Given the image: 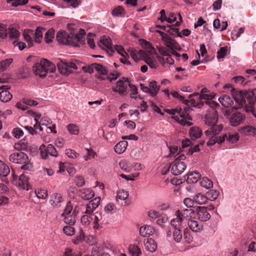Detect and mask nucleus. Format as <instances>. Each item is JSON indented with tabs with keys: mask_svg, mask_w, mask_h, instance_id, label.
<instances>
[{
	"mask_svg": "<svg viewBox=\"0 0 256 256\" xmlns=\"http://www.w3.org/2000/svg\"><path fill=\"white\" fill-rule=\"evenodd\" d=\"M218 120V112L214 109H212L205 116L206 124L212 127L205 131L206 136H209L210 134H218L222 129L221 124L216 125Z\"/></svg>",
	"mask_w": 256,
	"mask_h": 256,
	"instance_id": "nucleus-1",
	"label": "nucleus"
},
{
	"mask_svg": "<svg viewBox=\"0 0 256 256\" xmlns=\"http://www.w3.org/2000/svg\"><path fill=\"white\" fill-rule=\"evenodd\" d=\"M56 70L55 65L46 59H42L40 62L36 63L32 66V71L36 76L45 78L48 72L54 73Z\"/></svg>",
	"mask_w": 256,
	"mask_h": 256,
	"instance_id": "nucleus-2",
	"label": "nucleus"
},
{
	"mask_svg": "<svg viewBox=\"0 0 256 256\" xmlns=\"http://www.w3.org/2000/svg\"><path fill=\"white\" fill-rule=\"evenodd\" d=\"M238 108L234 106L224 112V116L228 118L230 124L232 126H236L242 124L246 119L245 114L238 112Z\"/></svg>",
	"mask_w": 256,
	"mask_h": 256,
	"instance_id": "nucleus-3",
	"label": "nucleus"
},
{
	"mask_svg": "<svg viewBox=\"0 0 256 256\" xmlns=\"http://www.w3.org/2000/svg\"><path fill=\"white\" fill-rule=\"evenodd\" d=\"M10 160L16 164H24L22 169L28 170L32 168V164L29 162L28 157L24 152H19L12 154L9 158Z\"/></svg>",
	"mask_w": 256,
	"mask_h": 256,
	"instance_id": "nucleus-4",
	"label": "nucleus"
},
{
	"mask_svg": "<svg viewBox=\"0 0 256 256\" xmlns=\"http://www.w3.org/2000/svg\"><path fill=\"white\" fill-rule=\"evenodd\" d=\"M186 156L182 154L176 158L170 167L172 166L171 172L174 175L177 176L181 174L186 168V166L184 162L182 161L185 160Z\"/></svg>",
	"mask_w": 256,
	"mask_h": 256,
	"instance_id": "nucleus-5",
	"label": "nucleus"
},
{
	"mask_svg": "<svg viewBox=\"0 0 256 256\" xmlns=\"http://www.w3.org/2000/svg\"><path fill=\"white\" fill-rule=\"evenodd\" d=\"M86 32L84 30L80 29L78 34L70 33L68 34L66 38V42L65 44L76 46L77 42L82 44L84 42L83 39Z\"/></svg>",
	"mask_w": 256,
	"mask_h": 256,
	"instance_id": "nucleus-6",
	"label": "nucleus"
},
{
	"mask_svg": "<svg viewBox=\"0 0 256 256\" xmlns=\"http://www.w3.org/2000/svg\"><path fill=\"white\" fill-rule=\"evenodd\" d=\"M57 66L60 72L67 76L72 72L71 68L78 69L76 64L72 62H64L61 61L58 63Z\"/></svg>",
	"mask_w": 256,
	"mask_h": 256,
	"instance_id": "nucleus-7",
	"label": "nucleus"
},
{
	"mask_svg": "<svg viewBox=\"0 0 256 256\" xmlns=\"http://www.w3.org/2000/svg\"><path fill=\"white\" fill-rule=\"evenodd\" d=\"M40 150L41 156L44 159H46L48 154L56 157L58 156V152L52 144H48L47 146L42 144L40 147Z\"/></svg>",
	"mask_w": 256,
	"mask_h": 256,
	"instance_id": "nucleus-8",
	"label": "nucleus"
},
{
	"mask_svg": "<svg viewBox=\"0 0 256 256\" xmlns=\"http://www.w3.org/2000/svg\"><path fill=\"white\" fill-rule=\"evenodd\" d=\"M195 214L196 215V218L202 222H206L211 217L208 211L207 207L204 206H197L195 210Z\"/></svg>",
	"mask_w": 256,
	"mask_h": 256,
	"instance_id": "nucleus-9",
	"label": "nucleus"
},
{
	"mask_svg": "<svg viewBox=\"0 0 256 256\" xmlns=\"http://www.w3.org/2000/svg\"><path fill=\"white\" fill-rule=\"evenodd\" d=\"M100 48L110 51L112 53L114 52V50L112 46V41L110 37L104 36L100 40L98 43Z\"/></svg>",
	"mask_w": 256,
	"mask_h": 256,
	"instance_id": "nucleus-10",
	"label": "nucleus"
},
{
	"mask_svg": "<svg viewBox=\"0 0 256 256\" xmlns=\"http://www.w3.org/2000/svg\"><path fill=\"white\" fill-rule=\"evenodd\" d=\"M157 32L161 36L162 40L164 42L166 46L168 47L171 50H174L178 42L174 40L168 34L160 30Z\"/></svg>",
	"mask_w": 256,
	"mask_h": 256,
	"instance_id": "nucleus-11",
	"label": "nucleus"
},
{
	"mask_svg": "<svg viewBox=\"0 0 256 256\" xmlns=\"http://www.w3.org/2000/svg\"><path fill=\"white\" fill-rule=\"evenodd\" d=\"M128 80L126 82L122 80H118L116 82V87H112V90L114 92H118L120 95L124 94L128 88Z\"/></svg>",
	"mask_w": 256,
	"mask_h": 256,
	"instance_id": "nucleus-12",
	"label": "nucleus"
},
{
	"mask_svg": "<svg viewBox=\"0 0 256 256\" xmlns=\"http://www.w3.org/2000/svg\"><path fill=\"white\" fill-rule=\"evenodd\" d=\"M176 214L180 215V217L184 220L194 217L195 210L191 208H185L181 210L176 211Z\"/></svg>",
	"mask_w": 256,
	"mask_h": 256,
	"instance_id": "nucleus-13",
	"label": "nucleus"
},
{
	"mask_svg": "<svg viewBox=\"0 0 256 256\" xmlns=\"http://www.w3.org/2000/svg\"><path fill=\"white\" fill-rule=\"evenodd\" d=\"M208 92V89L206 88H202L200 94L196 92L192 94H190L188 96V98H190L193 96H198V99L200 100L203 99L206 100H211L214 98V96L212 94H206Z\"/></svg>",
	"mask_w": 256,
	"mask_h": 256,
	"instance_id": "nucleus-14",
	"label": "nucleus"
},
{
	"mask_svg": "<svg viewBox=\"0 0 256 256\" xmlns=\"http://www.w3.org/2000/svg\"><path fill=\"white\" fill-rule=\"evenodd\" d=\"M100 200V197H96L91 200L86 204V213L90 214L93 211L98 207Z\"/></svg>",
	"mask_w": 256,
	"mask_h": 256,
	"instance_id": "nucleus-15",
	"label": "nucleus"
},
{
	"mask_svg": "<svg viewBox=\"0 0 256 256\" xmlns=\"http://www.w3.org/2000/svg\"><path fill=\"white\" fill-rule=\"evenodd\" d=\"M216 134H212L211 133L209 136H208L210 137L209 140L207 142L206 144L208 146H213L216 142L220 144L224 141L225 137H226V134L223 135L222 136H216Z\"/></svg>",
	"mask_w": 256,
	"mask_h": 256,
	"instance_id": "nucleus-16",
	"label": "nucleus"
},
{
	"mask_svg": "<svg viewBox=\"0 0 256 256\" xmlns=\"http://www.w3.org/2000/svg\"><path fill=\"white\" fill-rule=\"evenodd\" d=\"M29 178L25 174H22L20 176L18 185L23 189L28 190L31 186L29 184Z\"/></svg>",
	"mask_w": 256,
	"mask_h": 256,
	"instance_id": "nucleus-17",
	"label": "nucleus"
},
{
	"mask_svg": "<svg viewBox=\"0 0 256 256\" xmlns=\"http://www.w3.org/2000/svg\"><path fill=\"white\" fill-rule=\"evenodd\" d=\"M62 202V196L60 194L54 193L51 195L50 202L52 206L60 207Z\"/></svg>",
	"mask_w": 256,
	"mask_h": 256,
	"instance_id": "nucleus-18",
	"label": "nucleus"
},
{
	"mask_svg": "<svg viewBox=\"0 0 256 256\" xmlns=\"http://www.w3.org/2000/svg\"><path fill=\"white\" fill-rule=\"evenodd\" d=\"M239 132L245 136H256V128L250 126L242 127L239 130Z\"/></svg>",
	"mask_w": 256,
	"mask_h": 256,
	"instance_id": "nucleus-19",
	"label": "nucleus"
},
{
	"mask_svg": "<svg viewBox=\"0 0 256 256\" xmlns=\"http://www.w3.org/2000/svg\"><path fill=\"white\" fill-rule=\"evenodd\" d=\"M154 231V228L150 226H142L140 228V234L144 237H149Z\"/></svg>",
	"mask_w": 256,
	"mask_h": 256,
	"instance_id": "nucleus-20",
	"label": "nucleus"
},
{
	"mask_svg": "<svg viewBox=\"0 0 256 256\" xmlns=\"http://www.w3.org/2000/svg\"><path fill=\"white\" fill-rule=\"evenodd\" d=\"M188 224L190 228L194 232H198L203 229V225L200 224L198 221L190 220L188 221Z\"/></svg>",
	"mask_w": 256,
	"mask_h": 256,
	"instance_id": "nucleus-21",
	"label": "nucleus"
},
{
	"mask_svg": "<svg viewBox=\"0 0 256 256\" xmlns=\"http://www.w3.org/2000/svg\"><path fill=\"white\" fill-rule=\"evenodd\" d=\"M176 218H174L170 220V224L174 229L182 228L184 224V220L180 217V215L175 214Z\"/></svg>",
	"mask_w": 256,
	"mask_h": 256,
	"instance_id": "nucleus-22",
	"label": "nucleus"
},
{
	"mask_svg": "<svg viewBox=\"0 0 256 256\" xmlns=\"http://www.w3.org/2000/svg\"><path fill=\"white\" fill-rule=\"evenodd\" d=\"M94 196V191L90 188H84L80 190V196L84 200H90Z\"/></svg>",
	"mask_w": 256,
	"mask_h": 256,
	"instance_id": "nucleus-23",
	"label": "nucleus"
},
{
	"mask_svg": "<svg viewBox=\"0 0 256 256\" xmlns=\"http://www.w3.org/2000/svg\"><path fill=\"white\" fill-rule=\"evenodd\" d=\"M144 246L146 250L152 252H154L157 248V244L152 238H148L144 242Z\"/></svg>",
	"mask_w": 256,
	"mask_h": 256,
	"instance_id": "nucleus-24",
	"label": "nucleus"
},
{
	"mask_svg": "<svg viewBox=\"0 0 256 256\" xmlns=\"http://www.w3.org/2000/svg\"><path fill=\"white\" fill-rule=\"evenodd\" d=\"M218 100L222 105L226 108L230 106L234 103L232 100L227 95L220 96Z\"/></svg>",
	"mask_w": 256,
	"mask_h": 256,
	"instance_id": "nucleus-25",
	"label": "nucleus"
},
{
	"mask_svg": "<svg viewBox=\"0 0 256 256\" xmlns=\"http://www.w3.org/2000/svg\"><path fill=\"white\" fill-rule=\"evenodd\" d=\"M6 86H2V89H4ZM12 94L7 90H3L0 92V100L3 102H7L12 98Z\"/></svg>",
	"mask_w": 256,
	"mask_h": 256,
	"instance_id": "nucleus-26",
	"label": "nucleus"
},
{
	"mask_svg": "<svg viewBox=\"0 0 256 256\" xmlns=\"http://www.w3.org/2000/svg\"><path fill=\"white\" fill-rule=\"evenodd\" d=\"M194 199L195 202L198 204H203L207 202L208 198L206 195L198 192L194 196Z\"/></svg>",
	"mask_w": 256,
	"mask_h": 256,
	"instance_id": "nucleus-27",
	"label": "nucleus"
},
{
	"mask_svg": "<svg viewBox=\"0 0 256 256\" xmlns=\"http://www.w3.org/2000/svg\"><path fill=\"white\" fill-rule=\"evenodd\" d=\"M128 142L124 140L120 141L114 146L115 152L118 154L123 153L126 148Z\"/></svg>",
	"mask_w": 256,
	"mask_h": 256,
	"instance_id": "nucleus-28",
	"label": "nucleus"
},
{
	"mask_svg": "<svg viewBox=\"0 0 256 256\" xmlns=\"http://www.w3.org/2000/svg\"><path fill=\"white\" fill-rule=\"evenodd\" d=\"M202 134V130L198 127H192L190 130V135L192 140H196L199 138Z\"/></svg>",
	"mask_w": 256,
	"mask_h": 256,
	"instance_id": "nucleus-29",
	"label": "nucleus"
},
{
	"mask_svg": "<svg viewBox=\"0 0 256 256\" xmlns=\"http://www.w3.org/2000/svg\"><path fill=\"white\" fill-rule=\"evenodd\" d=\"M182 234V228L174 229L172 230L173 239L177 243L181 242L183 236Z\"/></svg>",
	"mask_w": 256,
	"mask_h": 256,
	"instance_id": "nucleus-30",
	"label": "nucleus"
},
{
	"mask_svg": "<svg viewBox=\"0 0 256 256\" xmlns=\"http://www.w3.org/2000/svg\"><path fill=\"white\" fill-rule=\"evenodd\" d=\"M149 88L150 89V94L152 96H156L160 90V86H158L156 81H151L149 84Z\"/></svg>",
	"mask_w": 256,
	"mask_h": 256,
	"instance_id": "nucleus-31",
	"label": "nucleus"
},
{
	"mask_svg": "<svg viewBox=\"0 0 256 256\" xmlns=\"http://www.w3.org/2000/svg\"><path fill=\"white\" fill-rule=\"evenodd\" d=\"M200 174L198 172H194L188 174L187 182L188 183H196L200 178Z\"/></svg>",
	"mask_w": 256,
	"mask_h": 256,
	"instance_id": "nucleus-32",
	"label": "nucleus"
},
{
	"mask_svg": "<svg viewBox=\"0 0 256 256\" xmlns=\"http://www.w3.org/2000/svg\"><path fill=\"white\" fill-rule=\"evenodd\" d=\"M10 172V169L8 166L0 160V176H6Z\"/></svg>",
	"mask_w": 256,
	"mask_h": 256,
	"instance_id": "nucleus-33",
	"label": "nucleus"
},
{
	"mask_svg": "<svg viewBox=\"0 0 256 256\" xmlns=\"http://www.w3.org/2000/svg\"><path fill=\"white\" fill-rule=\"evenodd\" d=\"M62 216L64 217V221L66 224L70 226H74L76 224V216L72 214H66L64 216Z\"/></svg>",
	"mask_w": 256,
	"mask_h": 256,
	"instance_id": "nucleus-34",
	"label": "nucleus"
},
{
	"mask_svg": "<svg viewBox=\"0 0 256 256\" xmlns=\"http://www.w3.org/2000/svg\"><path fill=\"white\" fill-rule=\"evenodd\" d=\"M68 34L65 32H58L56 36V40L60 44H64L66 42V38Z\"/></svg>",
	"mask_w": 256,
	"mask_h": 256,
	"instance_id": "nucleus-35",
	"label": "nucleus"
},
{
	"mask_svg": "<svg viewBox=\"0 0 256 256\" xmlns=\"http://www.w3.org/2000/svg\"><path fill=\"white\" fill-rule=\"evenodd\" d=\"M128 250L132 256H140L141 254L140 248L135 244H130L128 247Z\"/></svg>",
	"mask_w": 256,
	"mask_h": 256,
	"instance_id": "nucleus-36",
	"label": "nucleus"
},
{
	"mask_svg": "<svg viewBox=\"0 0 256 256\" xmlns=\"http://www.w3.org/2000/svg\"><path fill=\"white\" fill-rule=\"evenodd\" d=\"M140 42L142 46L146 49L148 52L152 54L156 51L150 42L143 39H142Z\"/></svg>",
	"mask_w": 256,
	"mask_h": 256,
	"instance_id": "nucleus-37",
	"label": "nucleus"
},
{
	"mask_svg": "<svg viewBox=\"0 0 256 256\" xmlns=\"http://www.w3.org/2000/svg\"><path fill=\"white\" fill-rule=\"evenodd\" d=\"M8 34L10 39L16 40L18 38L20 34L17 30L13 28H10L8 29Z\"/></svg>",
	"mask_w": 256,
	"mask_h": 256,
	"instance_id": "nucleus-38",
	"label": "nucleus"
},
{
	"mask_svg": "<svg viewBox=\"0 0 256 256\" xmlns=\"http://www.w3.org/2000/svg\"><path fill=\"white\" fill-rule=\"evenodd\" d=\"M220 194V192L218 190H212L208 192L206 194L208 200L213 201L216 199Z\"/></svg>",
	"mask_w": 256,
	"mask_h": 256,
	"instance_id": "nucleus-39",
	"label": "nucleus"
},
{
	"mask_svg": "<svg viewBox=\"0 0 256 256\" xmlns=\"http://www.w3.org/2000/svg\"><path fill=\"white\" fill-rule=\"evenodd\" d=\"M184 239L186 244H190L193 240V237L188 228H184L183 232Z\"/></svg>",
	"mask_w": 256,
	"mask_h": 256,
	"instance_id": "nucleus-40",
	"label": "nucleus"
},
{
	"mask_svg": "<svg viewBox=\"0 0 256 256\" xmlns=\"http://www.w3.org/2000/svg\"><path fill=\"white\" fill-rule=\"evenodd\" d=\"M200 186L206 188L208 189L213 186V182L207 178H204L200 182Z\"/></svg>",
	"mask_w": 256,
	"mask_h": 256,
	"instance_id": "nucleus-41",
	"label": "nucleus"
},
{
	"mask_svg": "<svg viewBox=\"0 0 256 256\" xmlns=\"http://www.w3.org/2000/svg\"><path fill=\"white\" fill-rule=\"evenodd\" d=\"M54 31L52 28L50 29L45 34L44 40L46 43H50L52 42L54 38Z\"/></svg>",
	"mask_w": 256,
	"mask_h": 256,
	"instance_id": "nucleus-42",
	"label": "nucleus"
},
{
	"mask_svg": "<svg viewBox=\"0 0 256 256\" xmlns=\"http://www.w3.org/2000/svg\"><path fill=\"white\" fill-rule=\"evenodd\" d=\"M67 129L70 134L77 135L79 132L78 127L75 124H69L67 126Z\"/></svg>",
	"mask_w": 256,
	"mask_h": 256,
	"instance_id": "nucleus-43",
	"label": "nucleus"
},
{
	"mask_svg": "<svg viewBox=\"0 0 256 256\" xmlns=\"http://www.w3.org/2000/svg\"><path fill=\"white\" fill-rule=\"evenodd\" d=\"M42 28H37L36 30L34 33L35 35V42L38 43H40L42 38Z\"/></svg>",
	"mask_w": 256,
	"mask_h": 256,
	"instance_id": "nucleus-44",
	"label": "nucleus"
},
{
	"mask_svg": "<svg viewBox=\"0 0 256 256\" xmlns=\"http://www.w3.org/2000/svg\"><path fill=\"white\" fill-rule=\"evenodd\" d=\"M12 62V58L6 59L0 62V72L4 70Z\"/></svg>",
	"mask_w": 256,
	"mask_h": 256,
	"instance_id": "nucleus-45",
	"label": "nucleus"
},
{
	"mask_svg": "<svg viewBox=\"0 0 256 256\" xmlns=\"http://www.w3.org/2000/svg\"><path fill=\"white\" fill-rule=\"evenodd\" d=\"M226 138L228 142L234 144L238 140L239 135L238 133H236L234 134H228V136L226 135V137H225V138Z\"/></svg>",
	"mask_w": 256,
	"mask_h": 256,
	"instance_id": "nucleus-46",
	"label": "nucleus"
},
{
	"mask_svg": "<svg viewBox=\"0 0 256 256\" xmlns=\"http://www.w3.org/2000/svg\"><path fill=\"white\" fill-rule=\"evenodd\" d=\"M144 60L152 68H156L157 67V62L156 60H153L149 56H148Z\"/></svg>",
	"mask_w": 256,
	"mask_h": 256,
	"instance_id": "nucleus-47",
	"label": "nucleus"
},
{
	"mask_svg": "<svg viewBox=\"0 0 256 256\" xmlns=\"http://www.w3.org/2000/svg\"><path fill=\"white\" fill-rule=\"evenodd\" d=\"M92 66H94V68L97 70L100 74L102 75L106 74V70L102 65L94 63L92 64Z\"/></svg>",
	"mask_w": 256,
	"mask_h": 256,
	"instance_id": "nucleus-48",
	"label": "nucleus"
},
{
	"mask_svg": "<svg viewBox=\"0 0 256 256\" xmlns=\"http://www.w3.org/2000/svg\"><path fill=\"white\" fill-rule=\"evenodd\" d=\"M124 11V8L122 6H118L112 10V14L115 16H120Z\"/></svg>",
	"mask_w": 256,
	"mask_h": 256,
	"instance_id": "nucleus-49",
	"label": "nucleus"
},
{
	"mask_svg": "<svg viewBox=\"0 0 256 256\" xmlns=\"http://www.w3.org/2000/svg\"><path fill=\"white\" fill-rule=\"evenodd\" d=\"M72 226H65L63 228L64 232L69 236H72L74 234V228Z\"/></svg>",
	"mask_w": 256,
	"mask_h": 256,
	"instance_id": "nucleus-50",
	"label": "nucleus"
},
{
	"mask_svg": "<svg viewBox=\"0 0 256 256\" xmlns=\"http://www.w3.org/2000/svg\"><path fill=\"white\" fill-rule=\"evenodd\" d=\"M35 194L38 198L45 199L48 196L47 191L45 190H36Z\"/></svg>",
	"mask_w": 256,
	"mask_h": 256,
	"instance_id": "nucleus-51",
	"label": "nucleus"
},
{
	"mask_svg": "<svg viewBox=\"0 0 256 256\" xmlns=\"http://www.w3.org/2000/svg\"><path fill=\"white\" fill-rule=\"evenodd\" d=\"M228 48L226 46L221 47L217 52L218 59L223 58L226 55Z\"/></svg>",
	"mask_w": 256,
	"mask_h": 256,
	"instance_id": "nucleus-52",
	"label": "nucleus"
},
{
	"mask_svg": "<svg viewBox=\"0 0 256 256\" xmlns=\"http://www.w3.org/2000/svg\"><path fill=\"white\" fill-rule=\"evenodd\" d=\"M128 196V194L127 192L123 190H120L118 192L116 196V200L118 199L121 200H125L127 199Z\"/></svg>",
	"mask_w": 256,
	"mask_h": 256,
	"instance_id": "nucleus-53",
	"label": "nucleus"
},
{
	"mask_svg": "<svg viewBox=\"0 0 256 256\" xmlns=\"http://www.w3.org/2000/svg\"><path fill=\"white\" fill-rule=\"evenodd\" d=\"M73 208V205L71 202L69 201L67 202L66 207L64 209V212L62 214V216H64L66 214H69L71 213Z\"/></svg>",
	"mask_w": 256,
	"mask_h": 256,
	"instance_id": "nucleus-54",
	"label": "nucleus"
},
{
	"mask_svg": "<svg viewBox=\"0 0 256 256\" xmlns=\"http://www.w3.org/2000/svg\"><path fill=\"white\" fill-rule=\"evenodd\" d=\"M93 36V34L91 33H89L87 36V42L91 48H94L96 46Z\"/></svg>",
	"mask_w": 256,
	"mask_h": 256,
	"instance_id": "nucleus-55",
	"label": "nucleus"
},
{
	"mask_svg": "<svg viewBox=\"0 0 256 256\" xmlns=\"http://www.w3.org/2000/svg\"><path fill=\"white\" fill-rule=\"evenodd\" d=\"M98 214L94 216V218H93L94 220V229H98L100 226V224H98V222L100 221L102 219V216L100 214Z\"/></svg>",
	"mask_w": 256,
	"mask_h": 256,
	"instance_id": "nucleus-56",
	"label": "nucleus"
},
{
	"mask_svg": "<svg viewBox=\"0 0 256 256\" xmlns=\"http://www.w3.org/2000/svg\"><path fill=\"white\" fill-rule=\"evenodd\" d=\"M8 36V30L4 24H0V38H5Z\"/></svg>",
	"mask_w": 256,
	"mask_h": 256,
	"instance_id": "nucleus-57",
	"label": "nucleus"
},
{
	"mask_svg": "<svg viewBox=\"0 0 256 256\" xmlns=\"http://www.w3.org/2000/svg\"><path fill=\"white\" fill-rule=\"evenodd\" d=\"M158 58L160 62H166L170 64H174V60L172 58L170 54L167 56L166 58L158 57Z\"/></svg>",
	"mask_w": 256,
	"mask_h": 256,
	"instance_id": "nucleus-58",
	"label": "nucleus"
},
{
	"mask_svg": "<svg viewBox=\"0 0 256 256\" xmlns=\"http://www.w3.org/2000/svg\"><path fill=\"white\" fill-rule=\"evenodd\" d=\"M74 182L78 186H82L85 184L84 180L82 176H76L74 179Z\"/></svg>",
	"mask_w": 256,
	"mask_h": 256,
	"instance_id": "nucleus-59",
	"label": "nucleus"
},
{
	"mask_svg": "<svg viewBox=\"0 0 256 256\" xmlns=\"http://www.w3.org/2000/svg\"><path fill=\"white\" fill-rule=\"evenodd\" d=\"M114 48L122 56L124 57L125 55L128 56V54L124 50V48L121 46L115 45Z\"/></svg>",
	"mask_w": 256,
	"mask_h": 256,
	"instance_id": "nucleus-60",
	"label": "nucleus"
},
{
	"mask_svg": "<svg viewBox=\"0 0 256 256\" xmlns=\"http://www.w3.org/2000/svg\"><path fill=\"white\" fill-rule=\"evenodd\" d=\"M12 133L13 136L17 138H20L24 134L22 130L18 128H14Z\"/></svg>",
	"mask_w": 256,
	"mask_h": 256,
	"instance_id": "nucleus-61",
	"label": "nucleus"
},
{
	"mask_svg": "<svg viewBox=\"0 0 256 256\" xmlns=\"http://www.w3.org/2000/svg\"><path fill=\"white\" fill-rule=\"evenodd\" d=\"M66 154L69 158H77L79 155L78 153L76 152L74 150L71 149L66 150Z\"/></svg>",
	"mask_w": 256,
	"mask_h": 256,
	"instance_id": "nucleus-62",
	"label": "nucleus"
},
{
	"mask_svg": "<svg viewBox=\"0 0 256 256\" xmlns=\"http://www.w3.org/2000/svg\"><path fill=\"white\" fill-rule=\"evenodd\" d=\"M116 210V207L113 204H108L104 208V210L106 212H110L111 213H114Z\"/></svg>",
	"mask_w": 256,
	"mask_h": 256,
	"instance_id": "nucleus-63",
	"label": "nucleus"
},
{
	"mask_svg": "<svg viewBox=\"0 0 256 256\" xmlns=\"http://www.w3.org/2000/svg\"><path fill=\"white\" fill-rule=\"evenodd\" d=\"M195 201L194 200V198L192 199L187 198H186L184 200V204L188 208H190L194 206V202Z\"/></svg>",
	"mask_w": 256,
	"mask_h": 256,
	"instance_id": "nucleus-64",
	"label": "nucleus"
}]
</instances>
